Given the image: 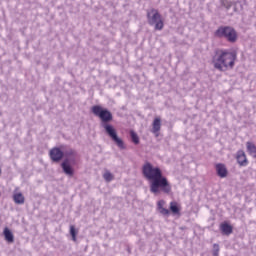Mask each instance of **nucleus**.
<instances>
[{
	"instance_id": "12",
	"label": "nucleus",
	"mask_w": 256,
	"mask_h": 256,
	"mask_svg": "<svg viewBox=\"0 0 256 256\" xmlns=\"http://www.w3.org/2000/svg\"><path fill=\"white\" fill-rule=\"evenodd\" d=\"M159 131H161V118L156 117L152 123V133H154L156 137H159Z\"/></svg>"
},
{
	"instance_id": "11",
	"label": "nucleus",
	"mask_w": 256,
	"mask_h": 256,
	"mask_svg": "<svg viewBox=\"0 0 256 256\" xmlns=\"http://www.w3.org/2000/svg\"><path fill=\"white\" fill-rule=\"evenodd\" d=\"M215 168L218 177H221V179H225V177H227L228 171L227 166H225V164L218 163L216 164Z\"/></svg>"
},
{
	"instance_id": "3",
	"label": "nucleus",
	"mask_w": 256,
	"mask_h": 256,
	"mask_svg": "<svg viewBox=\"0 0 256 256\" xmlns=\"http://www.w3.org/2000/svg\"><path fill=\"white\" fill-rule=\"evenodd\" d=\"M157 211L160 215L164 217H169V215H174L181 217V204L177 201H171L169 204V209L165 208V200H159L157 202Z\"/></svg>"
},
{
	"instance_id": "14",
	"label": "nucleus",
	"mask_w": 256,
	"mask_h": 256,
	"mask_svg": "<svg viewBox=\"0 0 256 256\" xmlns=\"http://www.w3.org/2000/svg\"><path fill=\"white\" fill-rule=\"evenodd\" d=\"M61 167L66 175L73 177L74 170L73 167H71V164H69V160H64Z\"/></svg>"
},
{
	"instance_id": "10",
	"label": "nucleus",
	"mask_w": 256,
	"mask_h": 256,
	"mask_svg": "<svg viewBox=\"0 0 256 256\" xmlns=\"http://www.w3.org/2000/svg\"><path fill=\"white\" fill-rule=\"evenodd\" d=\"M236 161L240 167H247L249 165V161L247 160V155L245 151L239 150L236 154Z\"/></svg>"
},
{
	"instance_id": "18",
	"label": "nucleus",
	"mask_w": 256,
	"mask_h": 256,
	"mask_svg": "<svg viewBox=\"0 0 256 256\" xmlns=\"http://www.w3.org/2000/svg\"><path fill=\"white\" fill-rule=\"evenodd\" d=\"M130 137L135 145H139V136L137 135V133H135V131H130Z\"/></svg>"
},
{
	"instance_id": "6",
	"label": "nucleus",
	"mask_w": 256,
	"mask_h": 256,
	"mask_svg": "<svg viewBox=\"0 0 256 256\" xmlns=\"http://www.w3.org/2000/svg\"><path fill=\"white\" fill-rule=\"evenodd\" d=\"M93 115L99 117L102 123H109V121H113V114L111 111L103 108L101 105H94L91 108Z\"/></svg>"
},
{
	"instance_id": "9",
	"label": "nucleus",
	"mask_w": 256,
	"mask_h": 256,
	"mask_svg": "<svg viewBox=\"0 0 256 256\" xmlns=\"http://www.w3.org/2000/svg\"><path fill=\"white\" fill-rule=\"evenodd\" d=\"M12 199L15 203V205H25V195L21 191H19V188H15Z\"/></svg>"
},
{
	"instance_id": "16",
	"label": "nucleus",
	"mask_w": 256,
	"mask_h": 256,
	"mask_svg": "<svg viewBox=\"0 0 256 256\" xmlns=\"http://www.w3.org/2000/svg\"><path fill=\"white\" fill-rule=\"evenodd\" d=\"M246 149L249 155H253V157H256V146L253 144V142H247Z\"/></svg>"
},
{
	"instance_id": "15",
	"label": "nucleus",
	"mask_w": 256,
	"mask_h": 256,
	"mask_svg": "<svg viewBox=\"0 0 256 256\" xmlns=\"http://www.w3.org/2000/svg\"><path fill=\"white\" fill-rule=\"evenodd\" d=\"M3 233H4L5 240L8 243H13V241H15V237L13 236V232H11V230H9V228H5Z\"/></svg>"
},
{
	"instance_id": "8",
	"label": "nucleus",
	"mask_w": 256,
	"mask_h": 256,
	"mask_svg": "<svg viewBox=\"0 0 256 256\" xmlns=\"http://www.w3.org/2000/svg\"><path fill=\"white\" fill-rule=\"evenodd\" d=\"M49 155H50V159L54 163H59V161L63 159V155L65 154L63 153V151H61V148L54 147L50 150Z\"/></svg>"
},
{
	"instance_id": "21",
	"label": "nucleus",
	"mask_w": 256,
	"mask_h": 256,
	"mask_svg": "<svg viewBox=\"0 0 256 256\" xmlns=\"http://www.w3.org/2000/svg\"><path fill=\"white\" fill-rule=\"evenodd\" d=\"M213 256H219V244L213 245Z\"/></svg>"
},
{
	"instance_id": "4",
	"label": "nucleus",
	"mask_w": 256,
	"mask_h": 256,
	"mask_svg": "<svg viewBox=\"0 0 256 256\" xmlns=\"http://www.w3.org/2000/svg\"><path fill=\"white\" fill-rule=\"evenodd\" d=\"M147 19L149 25H154L155 31H163V27H165V22L163 21V17L159 13V10L155 8H151L147 11Z\"/></svg>"
},
{
	"instance_id": "17",
	"label": "nucleus",
	"mask_w": 256,
	"mask_h": 256,
	"mask_svg": "<svg viewBox=\"0 0 256 256\" xmlns=\"http://www.w3.org/2000/svg\"><path fill=\"white\" fill-rule=\"evenodd\" d=\"M103 179H104L107 183H111V181H113V179H115V176H113V175L111 174V172L106 171V172L103 174Z\"/></svg>"
},
{
	"instance_id": "19",
	"label": "nucleus",
	"mask_w": 256,
	"mask_h": 256,
	"mask_svg": "<svg viewBox=\"0 0 256 256\" xmlns=\"http://www.w3.org/2000/svg\"><path fill=\"white\" fill-rule=\"evenodd\" d=\"M77 233H78V231L75 229V226L71 225L70 226V235H71L73 241H77Z\"/></svg>"
},
{
	"instance_id": "7",
	"label": "nucleus",
	"mask_w": 256,
	"mask_h": 256,
	"mask_svg": "<svg viewBox=\"0 0 256 256\" xmlns=\"http://www.w3.org/2000/svg\"><path fill=\"white\" fill-rule=\"evenodd\" d=\"M103 127L107 135H109V137L112 139V141H114V143H116V145L120 149H125V143L121 138H119V136H117V130H115V128L110 124H104Z\"/></svg>"
},
{
	"instance_id": "20",
	"label": "nucleus",
	"mask_w": 256,
	"mask_h": 256,
	"mask_svg": "<svg viewBox=\"0 0 256 256\" xmlns=\"http://www.w3.org/2000/svg\"><path fill=\"white\" fill-rule=\"evenodd\" d=\"M65 155H66V157H75V155H77V153L75 152V150L70 149L65 152Z\"/></svg>"
},
{
	"instance_id": "1",
	"label": "nucleus",
	"mask_w": 256,
	"mask_h": 256,
	"mask_svg": "<svg viewBox=\"0 0 256 256\" xmlns=\"http://www.w3.org/2000/svg\"><path fill=\"white\" fill-rule=\"evenodd\" d=\"M142 173L150 183V191L154 195H159V193H165L169 195L172 191L171 183L167 177L163 176V171L161 168L154 167L153 164L146 162L142 167Z\"/></svg>"
},
{
	"instance_id": "13",
	"label": "nucleus",
	"mask_w": 256,
	"mask_h": 256,
	"mask_svg": "<svg viewBox=\"0 0 256 256\" xmlns=\"http://www.w3.org/2000/svg\"><path fill=\"white\" fill-rule=\"evenodd\" d=\"M220 231L223 235H231L233 233V226L227 222H222L220 224Z\"/></svg>"
},
{
	"instance_id": "5",
	"label": "nucleus",
	"mask_w": 256,
	"mask_h": 256,
	"mask_svg": "<svg viewBox=\"0 0 256 256\" xmlns=\"http://www.w3.org/2000/svg\"><path fill=\"white\" fill-rule=\"evenodd\" d=\"M215 37L227 39L230 43L237 41V31L231 26H221L215 31Z\"/></svg>"
},
{
	"instance_id": "2",
	"label": "nucleus",
	"mask_w": 256,
	"mask_h": 256,
	"mask_svg": "<svg viewBox=\"0 0 256 256\" xmlns=\"http://www.w3.org/2000/svg\"><path fill=\"white\" fill-rule=\"evenodd\" d=\"M237 63V52L227 49H217L212 56V65L217 71H231Z\"/></svg>"
},
{
	"instance_id": "22",
	"label": "nucleus",
	"mask_w": 256,
	"mask_h": 256,
	"mask_svg": "<svg viewBox=\"0 0 256 256\" xmlns=\"http://www.w3.org/2000/svg\"><path fill=\"white\" fill-rule=\"evenodd\" d=\"M0 175H1V169H0Z\"/></svg>"
}]
</instances>
